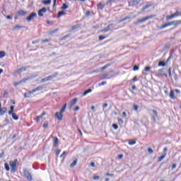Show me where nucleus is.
Masks as SVG:
<instances>
[{"mask_svg": "<svg viewBox=\"0 0 181 181\" xmlns=\"http://www.w3.org/2000/svg\"><path fill=\"white\" fill-rule=\"evenodd\" d=\"M67 107V104H64L62 108L60 110V112L55 113V118L58 119V121H62L63 119V112L66 111V108Z\"/></svg>", "mask_w": 181, "mask_h": 181, "instance_id": "obj_1", "label": "nucleus"}, {"mask_svg": "<svg viewBox=\"0 0 181 181\" xmlns=\"http://www.w3.org/2000/svg\"><path fill=\"white\" fill-rule=\"evenodd\" d=\"M23 175H24V177H25L26 180H28V181H32V175H30V173H29V170H28V169L24 168L23 170Z\"/></svg>", "mask_w": 181, "mask_h": 181, "instance_id": "obj_2", "label": "nucleus"}, {"mask_svg": "<svg viewBox=\"0 0 181 181\" xmlns=\"http://www.w3.org/2000/svg\"><path fill=\"white\" fill-rule=\"evenodd\" d=\"M16 163H18V159H15L13 162H10L11 173H15V172H16Z\"/></svg>", "mask_w": 181, "mask_h": 181, "instance_id": "obj_3", "label": "nucleus"}, {"mask_svg": "<svg viewBox=\"0 0 181 181\" xmlns=\"http://www.w3.org/2000/svg\"><path fill=\"white\" fill-rule=\"evenodd\" d=\"M149 19H152V16H146L140 20H138L136 22L134 23V25H139V23H144V22H146V21Z\"/></svg>", "mask_w": 181, "mask_h": 181, "instance_id": "obj_4", "label": "nucleus"}, {"mask_svg": "<svg viewBox=\"0 0 181 181\" xmlns=\"http://www.w3.org/2000/svg\"><path fill=\"white\" fill-rule=\"evenodd\" d=\"M36 16H37V13H36V12H33L25 19L27 20V22H32Z\"/></svg>", "mask_w": 181, "mask_h": 181, "instance_id": "obj_5", "label": "nucleus"}, {"mask_svg": "<svg viewBox=\"0 0 181 181\" xmlns=\"http://www.w3.org/2000/svg\"><path fill=\"white\" fill-rule=\"evenodd\" d=\"M43 90V86H40L32 90L31 91H28V94H33L34 93H37V91H42Z\"/></svg>", "mask_w": 181, "mask_h": 181, "instance_id": "obj_6", "label": "nucleus"}, {"mask_svg": "<svg viewBox=\"0 0 181 181\" xmlns=\"http://www.w3.org/2000/svg\"><path fill=\"white\" fill-rule=\"evenodd\" d=\"M153 115H151V119L155 122L158 118V112L155 110H152Z\"/></svg>", "mask_w": 181, "mask_h": 181, "instance_id": "obj_7", "label": "nucleus"}, {"mask_svg": "<svg viewBox=\"0 0 181 181\" xmlns=\"http://www.w3.org/2000/svg\"><path fill=\"white\" fill-rule=\"evenodd\" d=\"M139 4V1L136 0L130 1L129 2V6H136Z\"/></svg>", "mask_w": 181, "mask_h": 181, "instance_id": "obj_8", "label": "nucleus"}, {"mask_svg": "<svg viewBox=\"0 0 181 181\" xmlns=\"http://www.w3.org/2000/svg\"><path fill=\"white\" fill-rule=\"evenodd\" d=\"M29 66H23L20 69H18L17 71H16V73H18V74H21V73H23V71H26V70H28V68Z\"/></svg>", "mask_w": 181, "mask_h": 181, "instance_id": "obj_9", "label": "nucleus"}, {"mask_svg": "<svg viewBox=\"0 0 181 181\" xmlns=\"http://www.w3.org/2000/svg\"><path fill=\"white\" fill-rule=\"evenodd\" d=\"M27 13H28V12H26L23 10H19L17 11L18 16H25V15H26Z\"/></svg>", "mask_w": 181, "mask_h": 181, "instance_id": "obj_10", "label": "nucleus"}, {"mask_svg": "<svg viewBox=\"0 0 181 181\" xmlns=\"http://www.w3.org/2000/svg\"><path fill=\"white\" fill-rule=\"evenodd\" d=\"M45 115H46V112H43L41 115L37 116L35 119L36 122H39V121H40V118H43V117H45Z\"/></svg>", "mask_w": 181, "mask_h": 181, "instance_id": "obj_11", "label": "nucleus"}, {"mask_svg": "<svg viewBox=\"0 0 181 181\" xmlns=\"http://www.w3.org/2000/svg\"><path fill=\"white\" fill-rule=\"evenodd\" d=\"M169 97L171 100H175L176 97H175V90H171L169 94Z\"/></svg>", "mask_w": 181, "mask_h": 181, "instance_id": "obj_12", "label": "nucleus"}, {"mask_svg": "<svg viewBox=\"0 0 181 181\" xmlns=\"http://www.w3.org/2000/svg\"><path fill=\"white\" fill-rule=\"evenodd\" d=\"M6 113V107H3L2 109H0V117L5 115Z\"/></svg>", "mask_w": 181, "mask_h": 181, "instance_id": "obj_13", "label": "nucleus"}, {"mask_svg": "<svg viewBox=\"0 0 181 181\" xmlns=\"http://www.w3.org/2000/svg\"><path fill=\"white\" fill-rule=\"evenodd\" d=\"M170 23V26H176L177 25H179V23H180V21H172Z\"/></svg>", "mask_w": 181, "mask_h": 181, "instance_id": "obj_14", "label": "nucleus"}, {"mask_svg": "<svg viewBox=\"0 0 181 181\" xmlns=\"http://www.w3.org/2000/svg\"><path fill=\"white\" fill-rule=\"evenodd\" d=\"M10 115H12V118L13 119H15V121H18V119H19V117L13 112Z\"/></svg>", "mask_w": 181, "mask_h": 181, "instance_id": "obj_15", "label": "nucleus"}, {"mask_svg": "<svg viewBox=\"0 0 181 181\" xmlns=\"http://www.w3.org/2000/svg\"><path fill=\"white\" fill-rule=\"evenodd\" d=\"M46 11H47V9H46V8H41L40 10H39V11H38V15L40 16H43V14H41L40 13V12H42L43 13H46Z\"/></svg>", "mask_w": 181, "mask_h": 181, "instance_id": "obj_16", "label": "nucleus"}, {"mask_svg": "<svg viewBox=\"0 0 181 181\" xmlns=\"http://www.w3.org/2000/svg\"><path fill=\"white\" fill-rule=\"evenodd\" d=\"M57 145H59V139L57 137H55L54 139V148H57Z\"/></svg>", "mask_w": 181, "mask_h": 181, "instance_id": "obj_17", "label": "nucleus"}, {"mask_svg": "<svg viewBox=\"0 0 181 181\" xmlns=\"http://www.w3.org/2000/svg\"><path fill=\"white\" fill-rule=\"evenodd\" d=\"M165 158H166V153H164L162 156H160L158 159V162H162V160H163Z\"/></svg>", "mask_w": 181, "mask_h": 181, "instance_id": "obj_18", "label": "nucleus"}, {"mask_svg": "<svg viewBox=\"0 0 181 181\" xmlns=\"http://www.w3.org/2000/svg\"><path fill=\"white\" fill-rule=\"evenodd\" d=\"M23 28H25V27L22 26V25H16L13 26V30H18L19 29H23Z\"/></svg>", "mask_w": 181, "mask_h": 181, "instance_id": "obj_19", "label": "nucleus"}, {"mask_svg": "<svg viewBox=\"0 0 181 181\" xmlns=\"http://www.w3.org/2000/svg\"><path fill=\"white\" fill-rule=\"evenodd\" d=\"M56 76H57V74H54V75H51L47 77V81H50V80H52V78H54V77H56Z\"/></svg>", "mask_w": 181, "mask_h": 181, "instance_id": "obj_20", "label": "nucleus"}, {"mask_svg": "<svg viewBox=\"0 0 181 181\" xmlns=\"http://www.w3.org/2000/svg\"><path fill=\"white\" fill-rule=\"evenodd\" d=\"M76 104H77V98H74L71 101V107L76 105Z\"/></svg>", "mask_w": 181, "mask_h": 181, "instance_id": "obj_21", "label": "nucleus"}, {"mask_svg": "<svg viewBox=\"0 0 181 181\" xmlns=\"http://www.w3.org/2000/svg\"><path fill=\"white\" fill-rule=\"evenodd\" d=\"M92 91L93 90L88 89L87 90L83 93V96L85 97V95H87V94H90V93H91Z\"/></svg>", "mask_w": 181, "mask_h": 181, "instance_id": "obj_22", "label": "nucleus"}, {"mask_svg": "<svg viewBox=\"0 0 181 181\" xmlns=\"http://www.w3.org/2000/svg\"><path fill=\"white\" fill-rule=\"evenodd\" d=\"M168 26H170V23H165L160 27V29H165L168 28Z\"/></svg>", "mask_w": 181, "mask_h": 181, "instance_id": "obj_23", "label": "nucleus"}, {"mask_svg": "<svg viewBox=\"0 0 181 181\" xmlns=\"http://www.w3.org/2000/svg\"><path fill=\"white\" fill-rule=\"evenodd\" d=\"M158 66L160 67H165V66H166V64L165 63V62L163 61H160L158 62Z\"/></svg>", "mask_w": 181, "mask_h": 181, "instance_id": "obj_24", "label": "nucleus"}, {"mask_svg": "<svg viewBox=\"0 0 181 181\" xmlns=\"http://www.w3.org/2000/svg\"><path fill=\"white\" fill-rule=\"evenodd\" d=\"M13 110H15V106L11 105L10 107V111H8V115H11L13 112Z\"/></svg>", "mask_w": 181, "mask_h": 181, "instance_id": "obj_25", "label": "nucleus"}, {"mask_svg": "<svg viewBox=\"0 0 181 181\" xmlns=\"http://www.w3.org/2000/svg\"><path fill=\"white\" fill-rule=\"evenodd\" d=\"M42 3L44 5H50V4H52V0H45Z\"/></svg>", "mask_w": 181, "mask_h": 181, "instance_id": "obj_26", "label": "nucleus"}, {"mask_svg": "<svg viewBox=\"0 0 181 181\" xmlns=\"http://www.w3.org/2000/svg\"><path fill=\"white\" fill-rule=\"evenodd\" d=\"M76 165H77V160H74L73 163L70 164V168H73Z\"/></svg>", "mask_w": 181, "mask_h": 181, "instance_id": "obj_27", "label": "nucleus"}, {"mask_svg": "<svg viewBox=\"0 0 181 181\" xmlns=\"http://www.w3.org/2000/svg\"><path fill=\"white\" fill-rule=\"evenodd\" d=\"M112 26H114V24L110 23V24H109V25L106 27L107 29V30H108V32H110V30H111V29L112 28Z\"/></svg>", "mask_w": 181, "mask_h": 181, "instance_id": "obj_28", "label": "nucleus"}, {"mask_svg": "<svg viewBox=\"0 0 181 181\" xmlns=\"http://www.w3.org/2000/svg\"><path fill=\"white\" fill-rule=\"evenodd\" d=\"M173 18H175V15L174 14H172L170 16H166L167 21H170V19H173Z\"/></svg>", "mask_w": 181, "mask_h": 181, "instance_id": "obj_29", "label": "nucleus"}, {"mask_svg": "<svg viewBox=\"0 0 181 181\" xmlns=\"http://www.w3.org/2000/svg\"><path fill=\"white\" fill-rule=\"evenodd\" d=\"M117 121H118L119 125H122V124H124V120L121 118H118Z\"/></svg>", "mask_w": 181, "mask_h": 181, "instance_id": "obj_30", "label": "nucleus"}, {"mask_svg": "<svg viewBox=\"0 0 181 181\" xmlns=\"http://www.w3.org/2000/svg\"><path fill=\"white\" fill-rule=\"evenodd\" d=\"M63 15H66V13L64 11H59L58 13V18H60V16H63Z\"/></svg>", "mask_w": 181, "mask_h": 181, "instance_id": "obj_31", "label": "nucleus"}, {"mask_svg": "<svg viewBox=\"0 0 181 181\" xmlns=\"http://www.w3.org/2000/svg\"><path fill=\"white\" fill-rule=\"evenodd\" d=\"M69 8V6L66 4H63L62 6V9L64 10V9H67Z\"/></svg>", "mask_w": 181, "mask_h": 181, "instance_id": "obj_32", "label": "nucleus"}, {"mask_svg": "<svg viewBox=\"0 0 181 181\" xmlns=\"http://www.w3.org/2000/svg\"><path fill=\"white\" fill-rule=\"evenodd\" d=\"M4 168H5L6 170H7V172H8V170H10L9 165L6 163L4 164Z\"/></svg>", "mask_w": 181, "mask_h": 181, "instance_id": "obj_33", "label": "nucleus"}, {"mask_svg": "<svg viewBox=\"0 0 181 181\" xmlns=\"http://www.w3.org/2000/svg\"><path fill=\"white\" fill-rule=\"evenodd\" d=\"M5 57V52L0 51V59Z\"/></svg>", "mask_w": 181, "mask_h": 181, "instance_id": "obj_34", "label": "nucleus"}, {"mask_svg": "<svg viewBox=\"0 0 181 181\" xmlns=\"http://www.w3.org/2000/svg\"><path fill=\"white\" fill-rule=\"evenodd\" d=\"M150 6H152L151 4H147L144 7H143L142 11H145V9H148V8H150Z\"/></svg>", "mask_w": 181, "mask_h": 181, "instance_id": "obj_35", "label": "nucleus"}, {"mask_svg": "<svg viewBox=\"0 0 181 181\" xmlns=\"http://www.w3.org/2000/svg\"><path fill=\"white\" fill-rule=\"evenodd\" d=\"M100 32H101L103 33H106V32H108V30H107V27H105V28L100 30Z\"/></svg>", "mask_w": 181, "mask_h": 181, "instance_id": "obj_36", "label": "nucleus"}, {"mask_svg": "<svg viewBox=\"0 0 181 181\" xmlns=\"http://www.w3.org/2000/svg\"><path fill=\"white\" fill-rule=\"evenodd\" d=\"M30 94H31V93H29V92L25 93L24 94L25 98H29V97H30V96H29V95H30Z\"/></svg>", "mask_w": 181, "mask_h": 181, "instance_id": "obj_37", "label": "nucleus"}, {"mask_svg": "<svg viewBox=\"0 0 181 181\" xmlns=\"http://www.w3.org/2000/svg\"><path fill=\"white\" fill-rule=\"evenodd\" d=\"M104 39H107V37L103 36V35H100L99 37V40L101 42V40H104Z\"/></svg>", "mask_w": 181, "mask_h": 181, "instance_id": "obj_38", "label": "nucleus"}, {"mask_svg": "<svg viewBox=\"0 0 181 181\" xmlns=\"http://www.w3.org/2000/svg\"><path fill=\"white\" fill-rule=\"evenodd\" d=\"M133 70H134V71H137V70H139V66H138L136 65L134 66Z\"/></svg>", "mask_w": 181, "mask_h": 181, "instance_id": "obj_39", "label": "nucleus"}, {"mask_svg": "<svg viewBox=\"0 0 181 181\" xmlns=\"http://www.w3.org/2000/svg\"><path fill=\"white\" fill-rule=\"evenodd\" d=\"M135 144H136V141H129V145L132 146V145H135Z\"/></svg>", "mask_w": 181, "mask_h": 181, "instance_id": "obj_40", "label": "nucleus"}, {"mask_svg": "<svg viewBox=\"0 0 181 181\" xmlns=\"http://www.w3.org/2000/svg\"><path fill=\"white\" fill-rule=\"evenodd\" d=\"M107 84V81H103L100 83L98 84L99 87H101V86H105Z\"/></svg>", "mask_w": 181, "mask_h": 181, "instance_id": "obj_41", "label": "nucleus"}, {"mask_svg": "<svg viewBox=\"0 0 181 181\" xmlns=\"http://www.w3.org/2000/svg\"><path fill=\"white\" fill-rule=\"evenodd\" d=\"M168 74L170 77H172V68H169L168 69Z\"/></svg>", "mask_w": 181, "mask_h": 181, "instance_id": "obj_42", "label": "nucleus"}, {"mask_svg": "<svg viewBox=\"0 0 181 181\" xmlns=\"http://www.w3.org/2000/svg\"><path fill=\"white\" fill-rule=\"evenodd\" d=\"M138 108H139V106H138V105H134V111H138Z\"/></svg>", "mask_w": 181, "mask_h": 181, "instance_id": "obj_43", "label": "nucleus"}, {"mask_svg": "<svg viewBox=\"0 0 181 181\" xmlns=\"http://www.w3.org/2000/svg\"><path fill=\"white\" fill-rule=\"evenodd\" d=\"M112 128H114V129H118V124H113Z\"/></svg>", "mask_w": 181, "mask_h": 181, "instance_id": "obj_44", "label": "nucleus"}, {"mask_svg": "<svg viewBox=\"0 0 181 181\" xmlns=\"http://www.w3.org/2000/svg\"><path fill=\"white\" fill-rule=\"evenodd\" d=\"M148 153L152 154V153H153V150H152V148H148Z\"/></svg>", "mask_w": 181, "mask_h": 181, "instance_id": "obj_45", "label": "nucleus"}, {"mask_svg": "<svg viewBox=\"0 0 181 181\" xmlns=\"http://www.w3.org/2000/svg\"><path fill=\"white\" fill-rule=\"evenodd\" d=\"M110 67L109 64L105 65L103 67H102V70H105V69H108Z\"/></svg>", "mask_w": 181, "mask_h": 181, "instance_id": "obj_46", "label": "nucleus"}, {"mask_svg": "<svg viewBox=\"0 0 181 181\" xmlns=\"http://www.w3.org/2000/svg\"><path fill=\"white\" fill-rule=\"evenodd\" d=\"M47 125H48L47 122H45L42 127L43 128H47Z\"/></svg>", "mask_w": 181, "mask_h": 181, "instance_id": "obj_47", "label": "nucleus"}, {"mask_svg": "<svg viewBox=\"0 0 181 181\" xmlns=\"http://www.w3.org/2000/svg\"><path fill=\"white\" fill-rule=\"evenodd\" d=\"M112 2H114V0H108V1H107V5H111V4H112Z\"/></svg>", "mask_w": 181, "mask_h": 181, "instance_id": "obj_48", "label": "nucleus"}, {"mask_svg": "<svg viewBox=\"0 0 181 181\" xmlns=\"http://www.w3.org/2000/svg\"><path fill=\"white\" fill-rule=\"evenodd\" d=\"M98 8H100V9H103V8H104V6H103V4H101V3H99L98 4Z\"/></svg>", "mask_w": 181, "mask_h": 181, "instance_id": "obj_49", "label": "nucleus"}, {"mask_svg": "<svg viewBox=\"0 0 181 181\" xmlns=\"http://www.w3.org/2000/svg\"><path fill=\"white\" fill-rule=\"evenodd\" d=\"M150 70H151L150 66H146V67L144 68L145 71H149Z\"/></svg>", "mask_w": 181, "mask_h": 181, "instance_id": "obj_50", "label": "nucleus"}, {"mask_svg": "<svg viewBox=\"0 0 181 181\" xmlns=\"http://www.w3.org/2000/svg\"><path fill=\"white\" fill-rule=\"evenodd\" d=\"M37 43H39V40H36L32 42L33 45H37Z\"/></svg>", "mask_w": 181, "mask_h": 181, "instance_id": "obj_51", "label": "nucleus"}, {"mask_svg": "<svg viewBox=\"0 0 181 181\" xmlns=\"http://www.w3.org/2000/svg\"><path fill=\"white\" fill-rule=\"evenodd\" d=\"M100 180V176H95L93 177V180Z\"/></svg>", "mask_w": 181, "mask_h": 181, "instance_id": "obj_52", "label": "nucleus"}, {"mask_svg": "<svg viewBox=\"0 0 181 181\" xmlns=\"http://www.w3.org/2000/svg\"><path fill=\"white\" fill-rule=\"evenodd\" d=\"M127 19H129V16H127V17L124 18L121 21V22H124V21H127Z\"/></svg>", "mask_w": 181, "mask_h": 181, "instance_id": "obj_53", "label": "nucleus"}, {"mask_svg": "<svg viewBox=\"0 0 181 181\" xmlns=\"http://www.w3.org/2000/svg\"><path fill=\"white\" fill-rule=\"evenodd\" d=\"M46 81H47V78L46 77V78H42V80H41V83H45V82H46Z\"/></svg>", "mask_w": 181, "mask_h": 181, "instance_id": "obj_54", "label": "nucleus"}, {"mask_svg": "<svg viewBox=\"0 0 181 181\" xmlns=\"http://www.w3.org/2000/svg\"><path fill=\"white\" fill-rule=\"evenodd\" d=\"M78 28V25H74L72 27V30H76V29H77Z\"/></svg>", "mask_w": 181, "mask_h": 181, "instance_id": "obj_55", "label": "nucleus"}, {"mask_svg": "<svg viewBox=\"0 0 181 181\" xmlns=\"http://www.w3.org/2000/svg\"><path fill=\"white\" fill-rule=\"evenodd\" d=\"M177 165L176 164H173L172 167H171V170H173V169H175Z\"/></svg>", "mask_w": 181, "mask_h": 181, "instance_id": "obj_56", "label": "nucleus"}, {"mask_svg": "<svg viewBox=\"0 0 181 181\" xmlns=\"http://www.w3.org/2000/svg\"><path fill=\"white\" fill-rule=\"evenodd\" d=\"M80 110V107L76 106L74 109V111H78Z\"/></svg>", "mask_w": 181, "mask_h": 181, "instance_id": "obj_57", "label": "nucleus"}, {"mask_svg": "<svg viewBox=\"0 0 181 181\" xmlns=\"http://www.w3.org/2000/svg\"><path fill=\"white\" fill-rule=\"evenodd\" d=\"M107 107H108V103H105V104L103 105V110H104V108H107Z\"/></svg>", "mask_w": 181, "mask_h": 181, "instance_id": "obj_58", "label": "nucleus"}, {"mask_svg": "<svg viewBox=\"0 0 181 181\" xmlns=\"http://www.w3.org/2000/svg\"><path fill=\"white\" fill-rule=\"evenodd\" d=\"M177 94H180V90L179 89H175L174 90Z\"/></svg>", "mask_w": 181, "mask_h": 181, "instance_id": "obj_59", "label": "nucleus"}, {"mask_svg": "<svg viewBox=\"0 0 181 181\" xmlns=\"http://www.w3.org/2000/svg\"><path fill=\"white\" fill-rule=\"evenodd\" d=\"M60 152H61L60 150H57V151H56V155H57V156H59V155H60Z\"/></svg>", "mask_w": 181, "mask_h": 181, "instance_id": "obj_60", "label": "nucleus"}, {"mask_svg": "<svg viewBox=\"0 0 181 181\" xmlns=\"http://www.w3.org/2000/svg\"><path fill=\"white\" fill-rule=\"evenodd\" d=\"M163 71H164V69H159V70H158V73H159L160 74H162V73H163Z\"/></svg>", "mask_w": 181, "mask_h": 181, "instance_id": "obj_61", "label": "nucleus"}, {"mask_svg": "<svg viewBox=\"0 0 181 181\" xmlns=\"http://www.w3.org/2000/svg\"><path fill=\"white\" fill-rule=\"evenodd\" d=\"M42 43H47V42H49V39H45L44 40L42 41Z\"/></svg>", "mask_w": 181, "mask_h": 181, "instance_id": "obj_62", "label": "nucleus"}, {"mask_svg": "<svg viewBox=\"0 0 181 181\" xmlns=\"http://www.w3.org/2000/svg\"><path fill=\"white\" fill-rule=\"evenodd\" d=\"M106 176H109V177H112V176H114V174H111V173H107L106 174Z\"/></svg>", "mask_w": 181, "mask_h": 181, "instance_id": "obj_63", "label": "nucleus"}, {"mask_svg": "<svg viewBox=\"0 0 181 181\" xmlns=\"http://www.w3.org/2000/svg\"><path fill=\"white\" fill-rule=\"evenodd\" d=\"M122 115H123L124 118H127V112H123Z\"/></svg>", "mask_w": 181, "mask_h": 181, "instance_id": "obj_64", "label": "nucleus"}]
</instances>
